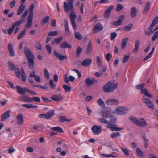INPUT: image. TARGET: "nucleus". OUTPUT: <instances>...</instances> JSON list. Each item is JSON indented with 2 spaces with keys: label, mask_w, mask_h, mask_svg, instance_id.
<instances>
[{
  "label": "nucleus",
  "mask_w": 158,
  "mask_h": 158,
  "mask_svg": "<svg viewBox=\"0 0 158 158\" xmlns=\"http://www.w3.org/2000/svg\"><path fill=\"white\" fill-rule=\"evenodd\" d=\"M74 0H68V3L64 2V11L67 14L71 12V14L69 15L72 25L73 28L74 30L77 29V26L75 21V19L76 18V16L75 13L74 12V8L73 5Z\"/></svg>",
  "instance_id": "f257e3e1"
},
{
  "label": "nucleus",
  "mask_w": 158,
  "mask_h": 158,
  "mask_svg": "<svg viewBox=\"0 0 158 158\" xmlns=\"http://www.w3.org/2000/svg\"><path fill=\"white\" fill-rule=\"evenodd\" d=\"M25 56L28 60V64L29 68L33 69L34 66L35 56L32 52L27 47L24 48Z\"/></svg>",
  "instance_id": "f03ea898"
},
{
  "label": "nucleus",
  "mask_w": 158,
  "mask_h": 158,
  "mask_svg": "<svg viewBox=\"0 0 158 158\" xmlns=\"http://www.w3.org/2000/svg\"><path fill=\"white\" fill-rule=\"evenodd\" d=\"M28 13V11L27 10H26L22 15V19L13 23L12 26L8 30V34H9L10 35L12 33L16 27L20 25L25 22V20L24 18L27 16Z\"/></svg>",
  "instance_id": "7ed1b4c3"
},
{
  "label": "nucleus",
  "mask_w": 158,
  "mask_h": 158,
  "mask_svg": "<svg viewBox=\"0 0 158 158\" xmlns=\"http://www.w3.org/2000/svg\"><path fill=\"white\" fill-rule=\"evenodd\" d=\"M117 83L113 84L111 82L108 81L103 86V91L106 93L112 92L117 88Z\"/></svg>",
  "instance_id": "20e7f679"
},
{
  "label": "nucleus",
  "mask_w": 158,
  "mask_h": 158,
  "mask_svg": "<svg viewBox=\"0 0 158 158\" xmlns=\"http://www.w3.org/2000/svg\"><path fill=\"white\" fill-rule=\"evenodd\" d=\"M129 109L126 107L120 106L117 108L114 111L113 113L120 115H123L127 114Z\"/></svg>",
  "instance_id": "39448f33"
},
{
  "label": "nucleus",
  "mask_w": 158,
  "mask_h": 158,
  "mask_svg": "<svg viewBox=\"0 0 158 158\" xmlns=\"http://www.w3.org/2000/svg\"><path fill=\"white\" fill-rule=\"evenodd\" d=\"M143 102L149 108L153 110L154 109V105L152 102L148 98L146 97H143Z\"/></svg>",
  "instance_id": "423d86ee"
},
{
  "label": "nucleus",
  "mask_w": 158,
  "mask_h": 158,
  "mask_svg": "<svg viewBox=\"0 0 158 158\" xmlns=\"http://www.w3.org/2000/svg\"><path fill=\"white\" fill-rule=\"evenodd\" d=\"M91 129L93 133L95 135L100 134L102 131L101 126L94 125Z\"/></svg>",
  "instance_id": "0eeeda50"
},
{
  "label": "nucleus",
  "mask_w": 158,
  "mask_h": 158,
  "mask_svg": "<svg viewBox=\"0 0 158 158\" xmlns=\"http://www.w3.org/2000/svg\"><path fill=\"white\" fill-rule=\"evenodd\" d=\"M33 17L32 14H29L27 23L25 26V28L29 29L32 27V25Z\"/></svg>",
  "instance_id": "6e6552de"
},
{
  "label": "nucleus",
  "mask_w": 158,
  "mask_h": 158,
  "mask_svg": "<svg viewBox=\"0 0 158 158\" xmlns=\"http://www.w3.org/2000/svg\"><path fill=\"white\" fill-rule=\"evenodd\" d=\"M106 127L110 128L111 130L116 131H120L123 129L122 127H118L117 125L108 124L107 126H106Z\"/></svg>",
  "instance_id": "1a4fd4ad"
},
{
  "label": "nucleus",
  "mask_w": 158,
  "mask_h": 158,
  "mask_svg": "<svg viewBox=\"0 0 158 158\" xmlns=\"http://www.w3.org/2000/svg\"><path fill=\"white\" fill-rule=\"evenodd\" d=\"M10 110H9L3 114L1 117V121H4L8 118L10 116Z\"/></svg>",
  "instance_id": "9d476101"
},
{
  "label": "nucleus",
  "mask_w": 158,
  "mask_h": 158,
  "mask_svg": "<svg viewBox=\"0 0 158 158\" xmlns=\"http://www.w3.org/2000/svg\"><path fill=\"white\" fill-rule=\"evenodd\" d=\"M103 27L102 25L100 23H98L93 28V33L98 32L101 31Z\"/></svg>",
  "instance_id": "9b49d317"
},
{
  "label": "nucleus",
  "mask_w": 158,
  "mask_h": 158,
  "mask_svg": "<svg viewBox=\"0 0 158 158\" xmlns=\"http://www.w3.org/2000/svg\"><path fill=\"white\" fill-rule=\"evenodd\" d=\"M17 92L20 94L24 95L26 92H27L28 89L27 88H22L19 86H16Z\"/></svg>",
  "instance_id": "f8f14e48"
},
{
  "label": "nucleus",
  "mask_w": 158,
  "mask_h": 158,
  "mask_svg": "<svg viewBox=\"0 0 158 158\" xmlns=\"http://www.w3.org/2000/svg\"><path fill=\"white\" fill-rule=\"evenodd\" d=\"M17 123L19 125H22L24 123L23 117L21 114H19L16 117Z\"/></svg>",
  "instance_id": "ddd939ff"
},
{
  "label": "nucleus",
  "mask_w": 158,
  "mask_h": 158,
  "mask_svg": "<svg viewBox=\"0 0 158 158\" xmlns=\"http://www.w3.org/2000/svg\"><path fill=\"white\" fill-rule=\"evenodd\" d=\"M54 54L56 58L59 59L60 61H63V60L66 59L67 58L66 56H64L62 54H59L56 50L54 51Z\"/></svg>",
  "instance_id": "4468645a"
},
{
  "label": "nucleus",
  "mask_w": 158,
  "mask_h": 158,
  "mask_svg": "<svg viewBox=\"0 0 158 158\" xmlns=\"http://www.w3.org/2000/svg\"><path fill=\"white\" fill-rule=\"evenodd\" d=\"M55 110H51L47 112L45 115V119H48L51 118L54 114Z\"/></svg>",
  "instance_id": "2eb2a0df"
},
{
  "label": "nucleus",
  "mask_w": 158,
  "mask_h": 158,
  "mask_svg": "<svg viewBox=\"0 0 158 158\" xmlns=\"http://www.w3.org/2000/svg\"><path fill=\"white\" fill-rule=\"evenodd\" d=\"M92 60L91 59H85L81 63V65L85 67H88L91 64Z\"/></svg>",
  "instance_id": "dca6fc26"
},
{
  "label": "nucleus",
  "mask_w": 158,
  "mask_h": 158,
  "mask_svg": "<svg viewBox=\"0 0 158 158\" xmlns=\"http://www.w3.org/2000/svg\"><path fill=\"white\" fill-rule=\"evenodd\" d=\"M119 102V101L117 99H112L107 100L106 103L109 105H116Z\"/></svg>",
  "instance_id": "f3484780"
},
{
  "label": "nucleus",
  "mask_w": 158,
  "mask_h": 158,
  "mask_svg": "<svg viewBox=\"0 0 158 158\" xmlns=\"http://www.w3.org/2000/svg\"><path fill=\"white\" fill-rule=\"evenodd\" d=\"M8 48L10 55L12 57L14 56L15 55V52H14L12 44L10 42L9 43Z\"/></svg>",
  "instance_id": "a211bd4d"
},
{
  "label": "nucleus",
  "mask_w": 158,
  "mask_h": 158,
  "mask_svg": "<svg viewBox=\"0 0 158 158\" xmlns=\"http://www.w3.org/2000/svg\"><path fill=\"white\" fill-rule=\"evenodd\" d=\"M51 99L55 101L58 102L61 100L63 99V97L60 95H58L54 94L51 97Z\"/></svg>",
  "instance_id": "6ab92c4d"
},
{
  "label": "nucleus",
  "mask_w": 158,
  "mask_h": 158,
  "mask_svg": "<svg viewBox=\"0 0 158 158\" xmlns=\"http://www.w3.org/2000/svg\"><path fill=\"white\" fill-rule=\"evenodd\" d=\"M150 6V2L149 1H148L146 4L142 14L144 15H147L148 12L149 10Z\"/></svg>",
  "instance_id": "aec40b11"
},
{
  "label": "nucleus",
  "mask_w": 158,
  "mask_h": 158,
  "mask_svg": "<svg viewBox=\"0 0 158 158\" xmlns=\"http://www.w3.org/2000/svg\"><path fill=\"white\" fill-rule=\"evenodd\" d=\"M60 48H71L72 46L70 44H68L66 41H64L62 42L60 45Z\"/></svg>",
  "instance_id": "412c9836"
},
{
  "label": "nucleus",
  "mask_w": 158,
  "mask_h": 158,
  "mask_svg": "<svg viewBox=\"0 0 158 158\" xmlns=\"http://www.w3.org/2000/svg\"><path fill=\"white\" fill-rule=\"evenodd\" d=\"M139 122L137 125L139 126L143 127L146 126L147 125L143 118H141L139 120Z\"/></svg>",
  "instance_id": "4be33fe9"
},
{
  "label": "nucleus",
  "mask_w": 158,
  "mask_h": 158,
  "mask_svg": "<svg viewBox=\"0 0 158 158\" xmlns=\"http://www.w3.org/2000/svg\"><path fill=\"white\" fill-rule=\"evenodd\" d=\"M137 13V10L136 7H133L131 9V17L134 18L136 17Z\"/></svg>",
  "instance_id": "5701e85b"
},
{
  "label": "nucleus",
  "mask_w": 158,
  "mask_h": 158,
  "mask_svg": "<svg viewBox=\"0 0 158 158\" xmlns=\"http://www.w3.org/2000/svg\"><path fill=\"white\" fill-rule=\"evenodd\" d=\"M92 45L91 41H89L86 49V54L90 55L92 52Z\"/></svg>",
  "instance_id": "b1692460"
},
{
  "label": "nucleus",
  "mask_w": 158,
  "mask_h": 158,
  "mask_svg": "<svg viewBox=\"0 0 158 158\" xmlns=\"http://www.w3.org/2000/svg\"><path fill=\"white\" fill-rule=\"evenodd\" d=\"M25 6L24 5L21 4L18 10L17 14V15H20L23 11L25 9Z\"/></svg>",
  "instance_id": "393cba45"
},
{
  "label": "nucleus",
  "mask_w": 158,
  "mask_h": 158,
  "mask_svg": "<svg viewBox=\"0 0 158 158\" xmlns=\"http://www.w3.org/2000/svg\"><path fill=\"white\" fill-rule=\"evenodd\" d=\"M128 40V38L126 37L122 40L121 43V48L123 50L125 48Z\"/></svg>",
  "instance_id": "a878e982"
},
{
  "label": "nucleus",
  "mask_w": 158,
  "mask_h": 158,
  "mask_svg": "<svg viewBox=\"0 0 158 158\" xmlns=\"http://www.w3.org/2000/svg\"><path fill=\"white\" fill-rule=\"evenodd\" d=\"M85 83L88 85H92L94 83V79H91L90 77H88L85 80Z\"/></svg>",
  "instance_id": "bb28decb"
},
{
  "label": "nucleus",
  "mask_w": 158,
  "mask_h": 158,
  "mask_svg": "<svg viewBox=\"0 0 158 158\" xmlns=\"http://www.w3.org/2000/svg\"><path fill=\"white\" fill-rule=\"evenodd\" d=\"M153 26L152 25H150V27L148 29L145 31V34L146 35H149L152 33L154 31L153 30Z\"/></svg>",
  "instance_id": "cd10ccee"
},
{
  "label": "nucleus",
  "mask_w": 158,
  "mask_h": 158,
  "mask_svg": "<svg viewBox=\"0 0 158 158\" xmlns=\"http://www.w3.org/2000/svg\"><path fill=\"white\" fill-rule=\"evenodd\" d=\"M140 46V41L139 40H137L135 43V47L134 50L133 51V52H137L138 51L139 48Z\"/></svg>",
  "instance_id": "c85d7f7f"
},
{
  "label": "nucleus",
  "mask_w": 158,
  "mask_h": 158,
  "mask_svg": "<svg viewBox=\"0 0 158 158\" xmlns=\"http://www.w3.org/2000/svg\"><path fill=\"white\" fill-rule=\"evenodd\" d=\"M141 93L144 95L150 98H152L153 97L152 95V94L149 93L147 91V90L146 89H142Z\"/></svg>",
  "instance_id": "c756f323"
},
{
  "label": "nucleus",
  "mask_w": 158,
  "mask_h": 158,
  "mask_svg": "<svg viewBox=\"0 0 158 158\" xmlns=\"http://www.w3.org/2000/svg\"><path fill=\"white\" fill-rule=\"evenodd\" d=\"M74 35L76 39L79 40H81L83 38L82 35L79 32H75Z\"/></svg>",
  "instance_id": "7c9ffc66"
},
{
  "label": "nucleus",
  "mask_w": 158,
  "mask_h": 158,
  "mask_svg": "<svg viewBox=\"0 0 158 158\" xmlns=\"http://www.w3.org/2000/svg\"><path fill=\"white\" fill-rule=\"evenodd\" d=\"M8 64L9 68L11 71L15 70L16 69L15 65L11 61H8Z\"/></svg>",
  "instance_id": "2f4dec72"
},
{
  "label": "nucleus",
  "mask_w": 158,
  "mask_h": 158,
  "mask_svg": "<svg viewBox=\"0 0 158 158\" xmlns=\"http://www.w3.org/2000/svg\"><path fill=\"white\" fill-rule=\"evenodd\" d=\"M155 50V48L154 47L152 49V50L151 52L149 53V54L147 55L144 59V60L145 61L151 57L152 55L153 54L154 51Z\"/></svg>",
  "instance_id": "473e14b6"
},
{
  "label": "nucleus",
  "mask_w": 158,
  "mask_h": 158,
  "mask_svg": "<svg viewBox=\"0 0 158 158\" xmlns=\"http://www.w3.org/2000/svg\"><path fill=\"white\" fill-rule=\"evenodd\" d=\"M22 106L27 108H37L38 107L37 105H34L31 104H23Z\"/></svg>",
  "instance_id": "72a5a7b5"
},
{
  "label": "nucleus",
  "mask_w": 158,
  "mask_h": 158,
  "mask_svg": "<svg viewBox=\"0 0 158 158\" xmlns=\"http://www.w3.org/2000/svg\"><path fill=\"white\" fill-rule=\"evenodd\" d=\"M51 129L53 131H58L60 133H63V131L61 128L59 127H52Z\"/></svg>",
  "instance_id": "f704fd0d"
},
{
  "label": "nucleus",
  "mask_w": 158,
  "mask_h": 158,
  "mask_svg": "<svg viewBox=\"0 0 158 158\" xmlns=\"http://www.w3.org/2000/svg\"><path fill=\"white\" fill-rule=\"evenodd\" d=\"M98 66L99 68V69H100L102 66V61L100 60V57L99 56H98L96 58Z\"/></svg>",
  "instance_id": "c9c22d12"
},
{
  "label": "nucleus",
  "mask_w": 158,
  "mask_h": 158,
  "mask_svg": "<svg viewBox=\"0 0 158 158\" xmlns=\"http://www.w3.org/2000/svg\"><path fill=\"white\" fill-rule=\"evenodd\" d=\"M63 87L66 92H70L71 89V87L69 85H64Z\"/></svg>",
  "instance_id": "e433bc0d"
},
{
  "label": "nucleus",
  "mask_w": 158,
  "mask_h": 158,
  "mask_svg": "<svg viewBox=\"0 0 158 158\" xmlns=\"http://www.w3.org/2000/svg\"><path fill=\"white\" fill-rule=\"evenodd\" d=\"M136 152L137 155L141 157H143L144 156L143 152L139 148H137L136 149Z\"/></svg>",
  "instance_id": "4c0bfd02"
},
{
  "label": "nucleus",
  "mask_w": 158,
  "mask_h": 158,
  "mask_svg": "<svg viewBox=\"0 0 158 158\" xmlns=\"http://www.w3.org/2000/svg\"><path fill=\"white\" fill-rule=\"evenodd\" d=\"M82 50V48L79 46L77 48L76 51V56L77 57H79V56Z\"/></svg>",
  "instance_id": "58836bf2"
},
{
  "label": "nucleus",
  "mask_w": 158,
  "mask_h": 158,
  "mask_svg": "<svg viewBox=\"0 0 158 158\" xmlns=\"http://www.w3.org/2000/svg\"><path fill=\"white\" fill-rule=\"evenodd\" d=\"M132 26V24H130L129 25L125 26L124 28V30L125 31L128 32L131 29Z\"/></svg>",
  "instance_id": "ea45409f"
},
{
  "label": "nucleus",
  "mask_w": 158,
  "mask_h": 158,
  "mask_svg": "<svg viewBox=\"0 0 158 158\" xmlns=\"http://www.w3.org/2000/svg\"><path fill=\"white\" fill-rule=\"evenodd\" d=\"M97 103L101 106L104 107L105 106V103L101 99H99L97 100Z\"/></svg>",
  "instance_id": "a19ab883"
},
{
  "label": "nucleus",
  "mask_w": 158,
  "mask_h": 158,
  "mask_svg": "<svg viewBox=\"0 0 158 158\" xmlns=\"http://www.w3.org/2000/svg\"><path fill=\"white\" fill-rule=\"evenodd\" d=\"M26 32V29H23L18 36L17 39L18 40H19L21 38L23 37V35L25 34Z\"/></svg>",
  "instance_id": "79ce46f5"
},
{
  "label": "nucleus",
  "mask_w": 158,
  "mask_h": 158,
  "mask_svg": "<svg viewBox=\"0 0 158 158\" xmlns=\"http://www.w3.org/2000/svg\"><path fill=\"white\" fill-rule=\"evenodd\" d=\"M49 17L48 16H46L44 18L41 22V24L42 25H44L46 24L49 21Z\"/></svg>",
  "instance_id": "37998d69"
},
{
  "label": "nucleus",
  "mask_w": 158,
  "mask_h": 158,
  "mask_svg": "<svg viewBox=\"0 0 158 158\" xmlns=\"http://www.w3.org/2000/svg\"><path fill=\"white\" fill-rule=\"evenodd\" d=\"M130 119L132 121L134 124L137 125L138 122H139L138 120L136 118L134 117H131L130 118Z\"/></svg>",
  "instance_id": "c03bdc74"
},
{
  "label": "nucleus",
  "mask_w": 158,
  "mask_h": 158,
  "mask_svg": "<svg viewBox=\"0 0 158 158\" xmlns=\"http://www.w3.org/2000/svg\"><path fill=\"white\" fill-rule=\"evenodd\" d=\"M109 118H111L110 122L114 123L117 121V118L114 115L111 114H109Z\"/></svg>",
  "instance_id": "a18cd8bd"
},
{
  "label": "nucleus",
  "mask_w": 158,
  "mask_h": 158,
  "mask_svg": "<svg viewBox=\"0 0 158 158\" xmlns=\"http://www.w3.org/2000/svg\"><path fill=\"white\" fill-rule=\"evenodd\" d=\"M117 36V34L116 33L114 32L110 33V36L111 40L113 41L114 40Z\"/></svg>",
  "instance_id": "49530a36"
},
{
  "label": "nucleus",
  "mask_w": 158,
  "mask_h": 158,
  "mask_svg": "<svg viewBox=\"0 0 158 158\" xmlns=\"http://www.w3.org/2000/svg\"><path fill=\"white\" fill-rule=\"evenodd\" d=\"M60 121L61 123H63L64 122H69L71 120L67 119L64 116H61L60 117Z\"/></svg>",
  "instance_id": "de8ad7c7"
},
{
  "label": "nucleus",
  "mask_w": 158,
  "mask_h": 158,
  "mask_svg": "<svg viewBox=\"0 0 158 158\" xmlns=\"http://www.w3.org/2000/svg\"><path fill=\"white\" fill-rule=\"evenodd\" d=\"M158 23V17L155 18L152 22L151 24L152 26H154Z\"/></svg>",
  "instance_id": "09e8293b"
},
{
  "label": "nucleus",
  "mask_w": 158,
  "mask_h": 158,
  "mask_svg": "<svg viewBox=\"0 0 158 158\" xmlns=\"http://www.w3.org/2000/svg\"><path fill=\"white\" fill-rule=\"evenodd\" d=\"M63 37L61 36L59 38H56L54 39V42L57 44H59L63 39Z\"/></svg>",
  "instance_id": "8fccbe9b"
},
{
  "label": "nucleus",
  "mask_w": 158,
  "mask_h": 158,
  "mask_svg": "<svg viewBox=\"0 0 158 158\" xmlns=\"http://www.w3.org/2000/svg\"><path fill=\"white\" fill-rule=\"evenodd\" d=\"M44 74L45 77L47 79L49 80V74L48 72L46 69H44Z\"/></svg>",
  "instance_id": "3c124183"
},
{
  "label": "nucleus",
  "mask_w": 158,
  "mask_h": 158,
  "mask_svg": "<svg viewBox=\"0 0 158 158\" xmlns=\"http://www.w3.org/2000/svg\"><path fill=\"white\" fill-rule=\"evenodd\" d=\"M158 38V31H157L154 33L153 36L152 38V41H155Z\"/></svg>",
  "instance_id": "603ef678"
},
{
  "label": "nucleus",
  "mask_w": 158,
  "mask_h": 158,
  "mask_svg": "<svg viewBox=\"0 0 158 158\" xmlns=\"http://www.w3.org/2000/svg\"><path fill=\"white\" fill-rule=\"evenodd\" d=\"M145 85V84L144 83L140 84L139 85H137L136 86V87L137 89L139 90H141L143 89Z\"/></svg>",
  "instance_id": "864d4df0"
},
{
  "label": "nucleus",
  "mask_w": 158,
  "mask_h": 158,
  "mask_svg": "<svg viewBox=\"0 0 158 158\" xmlns=\"http://www.w3.org/2000/svg\"><path fill=\"white\" fill-rule=\"evenodd\" d=\"M120 149H121L122 151L126 155L128 156L129 155V151L127 148H123L121 147Z\"/></svg>",
  "instance_id": "5fc2aeb1"
},
{
  "label": "nucleus",
  "mask_w": 158,
  "mask_h": 158,
  "mask_svg": "<svg viewBox=\"0 0 158 158\" xmlns=\"http://www.w3.org/2000/svg\"><path fill=\"white\" fill-rule=\"evenodd\" d=\"M98 119L99 122L102 123L107 124L109 123V122L106 120L104 118H98Z\"/></svg>",
  "instance_id": "6e6d98bb"
},
{
  "label": "nucleus",
  "mask_w": 158,
  "mask_h": 158,
  "mask_svg": "<svg viewBox=\"0 0 158 158\" xmlns=\"http://www.w3.org/2000/svg\"><path fill=\"white\" fill-rule=\"evenodd\" d=\"M109 114H107L105 111L102 112V116L103 118H109Z\"/></svg>",
  "instance_id": "4d7b16f0"
},
{
  "label": "nucleus",
  "mask_w": 158,
  "mask_h": 158,
  "mask_svg": "<svg viewBox=\"0 0 158 158\" xmlns=\"http://www.w3.org/2000/svg\"><path fill=\"white\" fill-rule=\"evenodd\" d=\"M130 56V55H125L124 56V58L123 59V63H125L127 62V61L128 59H129Z\"/></svg>",
  "instance_id": "13d9d810"
},
{
  "label": "nucleus",
  "mask_w": 158,
  "mask_h": 158,
  "mask_svg": "<svg viewBox=\"0 0 158 158\" xmlns=\"http://www.w3.org/2000/svg\"><path fill=\"white\" fill-rule=\"evenodd\" d=\"M34 7V5L33 4H31L30 6L29 10L30 12V13L29 14H32V17L33 16V10Z\"/></svg>",
  "instance_id": "bf43d9fd"
},
{
  "label": "nucleus",
  "mask_w": 158,
  "mask_h": 158,
  "mask_svg": "<svg viewBox=\"0 0 158 158\" xmlns=\"http://www.w3.org/2000/svg\"><path fill=\"white\" fill-rule=\"evenodd\" d=\"M120 135V134L119 132L116 133L114 132L110 135V136L112 138H116Z\"/></svg>",
  "instance_id": "052dcab7"
},
{
  "label": "nucleus",
  "mask_w": 158,
  "mask_h": 158,
  "mask_svg": "<svg viewBox=\"0 0 158 158\" xmlns=\"http://www.w3.org/2000/svg\"><path fill=\"white\" fill-rule=\"evenodd\" d=\"M112 57V56L110 53H108L105 56V58L106 60L109 61Z\"/></svg>",
  "instance_id": "680f3d73"
},
{
  "label": "nucleus",
  "mask_w": 158,
  "mask_h": 158,
  "mask_svg": "<svg viewBox=\"0 0 158 158\" xmlns=\"http://www.w3.org/2000/svg\"><path fill=\"white\" fill-rule=\"evenodd\" d=\"M32 98H31L25 95V101L26 102H32Z\"/></svg>",
  "instance_id": "e2e57ef3"
},
{
  "label": "nucleus",
  "mask_w": 158,
  "mask_h": 158,
  "mask_svg": "<svg viewBox=\"0 0 158 158\" xmlns=\"http://www.w3.org/2000/svg\"><path fill=\"white\" fill-rule=\"evenodd\" d=\"M58 33L56 31H51L48 34V36H55L57 35Z\"/></svg>",
  "instance_id": "0e129e2a"
},
{
  "label": "nucleus",
  "mask_w": 158,
  "mask_h": 158,
  "mask_svg": "<svg viewBox=\"0 0 158 158\" xmlns=\"http://www.w3.org/2000/svg\"><path fill=\"white\" fill-rule=\"evenodd\" d=\"M110 13L107 10H106L105 12V14L104 15V17L106 19H107L110 16Z\"/></svg>",
  "instance_id": "69168bd1"
},
{
  "label": "nucleus",
  "mask_w": 158,
  "mask_h": 158,
  "mask_svg": "<svg viewBox=\"0 0 158 158\" xmlns=\"http://www.w3.org/2000/svg\"><path fill=\"white\" fill-rule=\"evenodd\" d=\"M49 84L51 88L53 89L55 88L56 85L54 84L53 80H52L51 79L50 80Z\"/></svg>",
  "instance_id": "338daca9"
},
{
  "label": "nucleus",
  "mask_w": 158,
  "mask_h": 158,
  "mask_svg": "<svg viewBox=\"0 0 158 158\" xmlns=\"http://www.w3.org/2000/svg\"><path fill=\"white\" fill-rule=\"evenodd\" d=\"M15 70V74L16 76L17 77L20 78V75L19 69L18 68H16Z\"/></svg>",
  "instance_id": "774afa93"
}]
</instances>
